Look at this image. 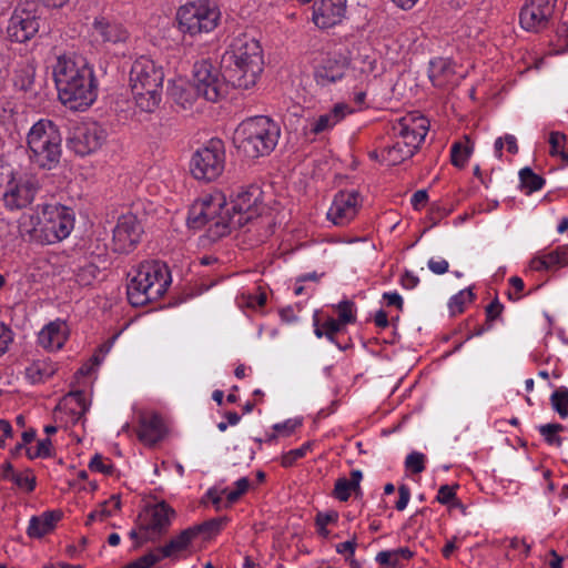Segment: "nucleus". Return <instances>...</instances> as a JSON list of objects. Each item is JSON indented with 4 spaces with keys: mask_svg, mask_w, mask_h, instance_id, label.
<instances>
[{
    "mask_svg": "<svg viewBox=\"0 0 568 568\" xmlns=\"http://www.w3.org/2000/svg\"><path fill=\"white\" fill-rule=\"evenodd\" d=\"M52 74L62 104L78 111L88 109L97 100L98 80L93 67L81 54L58 55Z\"/></svg>",
    "mask_w": 568,
    "mask_h": 568,
    "instance_id": "obj_1",
    "label": "nucleus"
},
{
    "mask_svg": "<svg viewBox=\"0 0 568 568\" xmlns=\"http://www.w3.org/2000/svg\"><path fill=\"white\" fill-rule=\"evenodd\" d=\"M222 64L225 77L233 88H253L264 67L260 42L246 33L234 37L222 57Z\"/></svg>",
    "mask_w": 568,
    "mask_h": 568,
    "instance_id": "obj_2",
    "label": "nucleus"
},
{
    "mask_svg": "<svg viewBox=\"0 0 568 568\" xmlns=\"http://www.w3.org/2000/svg\"><path fill=\"white\" fill-rule=\"evenodd\" d=\"M280 125L268 116L258 115L244 120L235 130L234 143L248 159L268 155L277 145Z\"/></svg>",
    "mask_w": 568,
    "mask_h": 568,
    "instance_id": "obj_3",
    "label": "nucleus"
},
{
    "mask_svg": "<svg viewBox=\"0 0 568 568\" xmlns=\"http://www.w3.org/2000/svg\"><path fill=\"white\" fill-rule=\"evenodd\" d=\"M172 278L169 266L161 261H144L131 277L126 293L133 306H143L161 298Z\"/></svg>",
    "mask_w": 568,
    "mask_h": 568,
    "instance_id": "obj_4",
    "label": "nucleus"
},
{
    "mask_svg": "<svg viewBox=\"0 0 568 568\" xmlns=\"http://www.w3.org/2000/svg\"><path fill=\"white\" fill-rule=\"evenodd\" d=\"M163 69L146 58H138L130 71V88L136 106L144 112H154L162 100Z\"/></svg>",
    "mask_w": 568,
    "mask_h": 568,
    "instance_id": "obj_5",
    "label": "nucleus"
},
{
    "mask_svg": "<svg viewBox=\"0 0 568 568\" xmlns=\"http://www.w3.org/2000/svg\"><path fill=\"white\" fill-rule=\"evenodd\" d=\"M429 130L428 120L418 114H407L392 126L393 143L383 149L389 165H397L412 158L419 149Z\"/></svg>",
    "mask_w": 568,
    "mask_h": 568,
    "instance_id": "obj_6",
    "label": "nucleus"
},
{
    "mask_svg": "<svg viewBox=\"0 0 568 568\" xmlns=\"http://www.w3.org/2000/svg\"><path fill=\"white\" fill-rule=\"evenodd\" d=\"M31 163L42 170L55 169L62 156V135L59 126L49 119L36 122L27 134Z\"/></svg>",
    "mask_w": 568,
    "mask_h": 568,
    "instance_id": "obj_7",
    "label": "nucleus"
},
{
    "mask_svg": "<svg viewBox=\"0 0 568 568\" xmlns=\"http://www.w3.org/2000/svg\"><path fill=\"white\" fill-rule=\"evenodd\" d=\"M262 195L263 192L256 184L240 187L231 202L232 217L226 219L225 222L220 220V223H215L214 234L227 235L257 217L262 211Z\"/></svg>",
    "mask_w": 568,
    "mask_h": 568,
    "instance_id": "obj_8",
    "label": "nucleus"
},
{
    "mask_svg": "<svg viewBox=\"0 0 568 568\" xmlns=\"http://www.w3.org/2000/svg\"><path fill=\"white\" fill-rule=\"evenodd\" d=\"M221 10L213 0H195L179 8L176 18L182 32L191 36L209 33L221 21Z\"/></svg>",
    "mask_w": 568,
    "mask_h": 568,
    "instance_id": "obj_9",
    "label": "nucleus"
},
{
    "mask_svg": "<svg viewBox=\"0 0 568 568\" xmlns=\"http://www.w3.org/2000/svg\"><path fill=\"white\" fill-rule=\"evenodd\" d=\"M226 197L220 191H214L197 200L190 209L187 224L192 229H201L207 226V236L216 241L224 235H215L213 227L215 223H220L231 216V210L225 207Z\"/></svg>",
    "mask_w": 568,
    "mask_h": 568,
    "instance_id": "obj_10",
    "label": "nucleus"
},
{
    "mask_svg": "<svg viewBox=\"0 0 568 568\" xmlns=\"http://www.w3.org/2000/svg\"><path fill=\"white\" fill-rule=\"evenodd\" d=\"M2 200L6 209L18 211L29 206L39 191V183L32 175L4 168Z\"/></svg>",
    "mask_w": 568,
    "mask_h": 568,
    "instance_id": "obj_11",
    "label": "nucleus"
},
{
    "mask_svg": "<svg viewBox=\"0 0 568 568\" xmlns=\"http://www.w3.org/2000/svg\"><path fill=\"white\" fill-rule=\"evenodd\" d=\"M192 84L199 97H203L210 102H217L226 97L231 83L227 81L225 73H221L217 65L204 59L193 65Z\"/></svg>",
    "mask_w": 568,
    "mask_h": 568,
    "instance_id": "obj_12",
    "label": "nucleus"
},
{
    "mask_svg": "<svg viewBox=\"0 0 568 568\" xmlns=\"http://www.w3.org/2000/svg\"><path fill=\"white\" fill-rule=\"evenodd\" d=\"M191 173L196 180L211 182L216 180L225 168V150L219 139L211 140L199 149L191 159Z\"/></svg>",
    "mask_w": 568,
    "mask_h": 568,
    "instance_id": "obj_13",
    "label": "nucleus"
},
{
    "mask_svg": "<svg viewBox=\"0 0 568 568\" xmlns=\"http://www.w3.org/2000/svg\"><path fill=\"white\" fill-rule=\"evenodd\" d=\"M43 234L40 235L43 244H53L67 239L74 227V212L62 204L41 205Z\"/></svg>",
    "mask_w": 568,
    "mask_h": 568,
    "instance_id": "obj_14",
    "label": "nucleus"
},
{
    "mask_svg": "<svg viewBox=\"0 0 568 568\" xmlns=\"http://www.w3.org/2000/svg\"><path fill=\"white\" fill-rule=\"evenodd\" d=\"M175 517V510L164 500L145 509L140 516L142 541H156L165 535Z\"/></svg>",
    "mask_w": 568,
    "mask_h": 568,
    "instance_id": "obj_15",
    "label": "nucleus"
},
{
    "mask_svg": "<svg viewBox=\"0 0 568 568\" xmlns=\"http://www.w3.org/2000/svg\"><path fill=\"white\" fill-rule=\"evenodd\" d=\"M32 7H34L33 3L26 2L19 3L14 9L7 27L11 41L24 43L38 33L40 18Z\"/></svg>",
    "mask_w": 568,
    "mask_h": 568,
    "instance_id": "obj_16",
    "label": "nucleus"
},
{
    "mask_svg": "<svg viewBox=\"0 0 568 568\" xmlns=\"http://www.w3.org/2000/svg\"><path fill=\"white\" fill-rule=\"evenodd\" d=\"M143 232V226L134 214L121 215L113 230L114 252L121 254L132 252L141 241Z\"/></svg>",
    "mask_w": 568,
    "mask_h": 568,
    "instance_id": "obj_17",
    "label": "nucleus"
},
{
    "mask_svg": "<svg viewBox=\"0 0 568 568\" xmlns=\"http://www.w3.org/2000/svg\"><path fill=\"white\" fill-rule=\"evenodd\" d=\"M88 36L93 45L116 44L126 41L129 32L112 17L97 16L88 28Z\"/></svg>",
    "mask_w": 568,
    "mask_h": 568,
    "instance_id": "obj_18",
    "label": "nucleus"
},
{
    "mask_svg": "<svg viewBox=\"0 0 568 568\" xmlns=\"http://www.w3.org/2000/svg\"><path fill=\"white\" fill-rule=\"evenodd\" d=\"M556 0H527L519 13V23L529 32L545 30L555 11Z\"/></svg>",
    "mask_w": 568,
    "mask_h": 568,
    "instance_id": "obj_19",
    "label": "nucleus"
},
{
    "mask_svg": "<svg viewBox=\"0 0 568 568\" xmlns=\"http://www.w3.org/2000/svg\"><path fill=\"white\" fill-rule=\"evenodd\" d=\"M361 195L356 190H343L335 194L327 219L337 226L347 225L358 212Z\"/></svg>",
    "mask_w": 568,
    "mask_h": 568,
    "instance_id": "obj_20",
    "label": "nucleus"
},
{
    "mask_svg": "<svg viewBox=\"0 0 568 568\" xmlns=\"http://www.w3.org/2000/svg\"><path fill=\"white\" fill-rule=\"evenodd\" d=\"M105 140V130L98 123H89L74 130L69 145L77 154L84 156L99 150Z\"/></svg>",
    "mask_w": 568,
    "mask_h": 568,
    "instance_id": "obj_21",
    "label": "nucleus"
},
{
    "mask_svg": "<svg viewBox=\"0 0 568 568\" xmlns=\"http://www.w3.org/2000/svg\"><path fill=\"white\" fill-rule=\"evenodd\" d=\"M193 531L187 527L180 534L172 537L164 546H160L144 556L154 558V565L164 558L180 559L191 551L192 542L195 540Z\"/></svg>",
    "mask_w": 568,
    "mask_h": 568,
    "instance_id": "obj_22",
    "label": "nucleus"
},
{
    "mask_svg": "<svg viewBox=\"0 0 568 568\" xmlns=\"http://www.w3.org/2000/svg\"><path fill=\"white\" fill-rule=\"evenodd\" d=\"M346 13V0H322L314 8L313 21L321 29L332 28L339 22Z\"/></svg>",
    "mask_w": 568,
    "mask_h": 568,
    "instance_id": "obj_23",
    "label": "nucleus"
},
{
    "mask_svg": "<svg viewBox=\"0 0 568 568\" xmlns=\"http://www.w3.org/2000/svg\"><path fill=\"white\" fill-rule=\"evenodd\" d=\"M348 69V62L343 57H327L314 70V79L321 87L341 81Z\"/></svg>",
    "mask_w": 568,
    "mask_h": 568,
    "instance_id": "obj_24",
    "label": "nucleus"
},
{
    "mask_svg": "<svg viewBox=\"0 0 568 568\" xmlns=\"http://www.w3.org/2000/svg\"><path fill=\"white\" fill-rule=\"evenodd\" d=\"M166 428L159 414H142L139 422L138 436L146 445H154L163 439Z\"/></svg>",
    "mask_w": 568,
    "mask_h": 568,
    "instance_id": "obj_25",
    "label": "nucleus"
},
{
    "mask_svg": "<svg viewBox=\"0 0 568 568\" xmlns=\"http://www.w3.org/2000/svg\"><path fill=\"white\" fill-rule=\"evenodd\" d=\"M68 339V325L57 320L47 324L39 333V344L49 351L60 349Z\"/></svg>",
    "mask_w": 568,
    "mask_h": 568,
    "instance_id": "obj_26",
    "label": "nucleus"
},
{
    "mask_svg": "<svg viewBox=\"0 0 568 568\" xmlns=\"http://www.w3.org/2000/svg\"><path fill=\"white\" fill-rule=\"evenodd\" d=\"M352 108L346 103H337L333 109L324 114H321L316 120L311 123V133L317 135L323 132L332 130L344 118L352 113Z\"/></svg>",
    "mask_w": 568,
    "mask_h": 568,
    "instance_id": "obj_27",
    "label": "nucleus"
},
{
    "mask_svg": "<svg viewBox=\"0 0 568 568\" xmlns=\"http://www.w3.org/2000/svg\"><path fill=\"white\" fill-rule=\"evenodd\" d=\"M61 518L60 510L44 511L40 516H33L29 521L27 534L31 538H41L51 532Z\"/></svg>",
    "mask_w": 568,
    "mask_h": 568,
    "instance_id": "obj_28",
    "label": "nucleus"
},
{
    "mask_svg": "<svg viewBox=\"0 0 568 568\" xmlns=\"http://www.w3.org/2000/svg\"><path fill=\"white\" fill-rule=\"evenodd\" d=\"M36 79V65L26 60L19 62L13 69L11 82L17 91L29 93L33 91Z\"/></svg>",
    "mask_w": 568,
    "mask_h": 568,
    "instance_id": "obj_29",
    "label": "nucleus"
},
{
    "mask_svg": "<svg viewBox=\"0 0 568 568\" xmlns=\"http://www.w3.org/2000/svg\"><path fill=\"white\" fill-rule=\"evenodd\" d=\"M19 234L29 242L43 244L40 235L43 234L42 214H23L19 220Z\"/></svg>",
    "mask_w": 568,
    "mask_h": 568,
    "instance_id": "obj_30",
    "label": "nucleus"
},
{
    "mask_svg": "<svg viewBox=\"0 0 568 568\" xmlns=\"http://www.w3.org/2000/svg\"><path fill=\"white\" fill-rule=\"evenodd\" d=\"M57 372V364L48 358L33 361L26 368V377L32 384L44 383Z\"/></svg>",
    "mask_w": 568,
    "mask_h": 568,
    "instance_id": "obj_31",
    "label": "nucleus"
},
{
    "mask_svg": "<svg viewBox=\"0 0 568 568\" xmlns=\"http://www.w3.org/2000/svg\"><path fill=\"white\" fill-rule=\"evenodd\" d=\"M362 478V471L358 469H353L351 471L349 479L341 477L335 481L333 496L341 501H346L353 491L357 493L361 490L359 484Z\"/></svg>",
    "mask_w": 568,
    "mask_h": 568,
    "instance_id": "obj_32",
    "label": "nucleus"
},
{
    "mask_svg": "<svg viewBox=\"0 0 568 568\" xmlns=\"http://www.w3.org/2000/svg\"><path fill=\"white\" fill-rule=\"evenodd\" d=\"M60 408L70 412L74 416V422H78L89 409L85 399V394L82 390L70 392L61 400Z\"/></svg>",
    "mask_w": 568,
    "mask_h": 568,
    "instance_id": "obj_33",
    "label": "nucleus"
},
{
    "mask_svg": "<svg viewBox=\"0 0 568 568\" xmlns=\"http://www.w3.org/2000/svg\"><path fill=\"white\" fill-rule=\"evenodd\" d=\"M414 551L408 547H400L393 550H384L377 554L376 561L381 566L400 568L404 561L413 558Z\"/></svg>",
    "mask_w": 568,
    "mask_h": 568,
    "instance_id": "obj_34",
    "label": "nucleus"
},
{
    "mask_svg": "<svg viewBox=\"0 0 568 568\" xmlns=\"http://www.w3.org/2000/svg\"><path fill=\"white\" fill-rule=\"evenodd\" d=\"M169 94L174 103L181 105L183 109L192 106L197 97L193 84L183 81L174 82L169 90Z\"/></svg>",
    "mask_w": 568,
    "mask_h": 568,
    "instance_id": "obj_35",
    "label": "nucleus"
},
{
    "mask_svg": "<svg viewBox=\"0 0 568 568\" xmlns=\"http://www.w3.org/2000/svg\"><path fill=\"white\" fill-rule=\"evenodd\" d=\"M453 73L450 64L445 59L432 60L429 63L428 77L435 87H443L447 77Z\"/></svg>",
    "mask_w": 568,
    "mask_h": 568,
    "instance_id": "obj_36",
    "label": "nucleus"
},
{
    "mask_svg": "<svg viewBox=\"0 0 568 568\" xmlns=\"http://www.w3.org/2000/svg\"><path fill=\"white\" fill-rule=\"evenodd\" d=\"M225 523L226 518L217 517L203 521L202 524L191 526L190 529L193 531L195 538H197L200 535H203L204 538H210L219 534L224 527Z\"/></svg>",
    "mask_w": 568,
    "mask_h": 568,
    "instance_id": "obj_37",
    "label": "nucleus"
},
{
    "mask_svg": "<svg viewBox=\"0 0 568 568\" xmlns=\"http://www.w3.org/2000/svg\"><path fill=\"white\" fill-rule=\"evenodd\" d=\"M520 185L527 194L539 191L545 185V179L526 166L519 171Z\"/></svg>",
    "mask_w": 568,
    "mask_h": 568,
    "instance_id": "obj_38",
    "label": "nucleus"
},
{
    "mask_svg": "<svg viewBox=\"0 0 568 568\" xmlns=\"http://www.w3.org/2000/svg\"><path fill=\"white\" fill-rule=\"evenodd\" d=\"M549 144H550V154L552 156H560L562 162L568 164V152L567 148V136L565 133L554 131L549 135Z\"/></svg>",
    "mask_w": 568,
    "mask_h": 568,
    "instance_id": "obj_39",
    "label": "nucleus"
},
{
    "mask_svg": "<svg viewBox=\"0 0 568 568\" xmlns=\"http://www.w3.org/2000/svg\"><path fill=\"white\" fill-rule=\"evenodd\" d=\"M564 428L565 427L561 424L552 423L540 425L538 430L548 445L560 447L562 445V438L558 433L562 432Z\"/></svg>",
    "mask_w": 568,
    "mask_h": 568,
    "instance_id": "obj_40",
    "label": "nucleus"
},
{
    "mask_svg": "<svg viewBox=\"0 0 568 568\" xmlns=\"http://www.w3.org/2000/svg\"><path fill=\"white\" fill-rule=\"evenodd\" d=\"M550 403L558 413V415L564 419L568 417V388L561 386L557 388L550 396Z\"/></svg>",
    "mask_w": 568,
    "mask_h": 568,
    "instance_id": "obj_41",
    "label": "nucleus"
},
{
    "mask_svg": "<svg viewBox=\"0 0 568 568\" xmlns=\"http://www.w3.org/2000/svg\"><path fill=\"white\" fill-rule=\"evenodd\" d=\"M474 298H475V295L471 292V290L460 291L459 293L454 295L448 303L450 313L453 315L463 313L465 310V305L467 303L473 302Z\"/></svg>",
    "mask_w": 568,
    "mask_h": 568,
    "instance_id": "obj_42",
    "label": "nucleus"
},
{
    "mask_svg": "<svg viewBox=\"0 0 568 568\" xmlns=\"http://www.w3.org/2000/svg\"><path fill=\"white\" fill-rule=\"evenodd\" d=\"M471 150L460 142H456L452 146L450 159L456 168H464L468 161Z\"/></svg>",
    "mask_w": 568,
    "mask_h": 568,
    "instance_id": "obj_43",
    "label": "nucleus"
},
{
    "mask_svg": "<svg viewBox=\"0 0 568 568\" xmlns=\"http://www.w3.org/2000/svg\"><path fill=\"white\" fill-rule=\"evenodd\" d=\"M312 443L307 442L303 444L301 447L292 449L287 453H285L281 458V464L283 467H291L293 466L296 460L303 458L306 453L311 449Z\"/></svg>",
    "mask_w": 568,
    "mask_h": 568,
    "instance_id": "obj_44",
    "label": "nucleus"
},
{
    "mask_svg": "<svg viewBox=\"0 0 568 568\" xmlns=\"http://www.w3.org/2000/svg\"><path fill=\"white\" fill-rule=\"evenodd\" d=\"M456 488H458V485H442L438 489L436 500L442 505L458 506L459 503L456 498Z\"/></svg>",
    "mask_w": 568,
    "mask_h": 568,
    "instance_id": "obj_45",
    "label": "nucleus"
},
{
    "mask_svg": "<svg viewBox=\"0 0 568 568\" xmlns=\"http://www.w3.org/2000/svg\"><path fill=\"white\" fill-rule=\"evenodd\" d=\"M89 468L92 471L101 473L104 475H113L115 470L113 463H111L109 459H104L100 454H95L91 458Z\"/></svg>",
    "mask_w": 568,
    "mask_h": 568,
    "instance_id": "obj_46",
    "label": "nucleus"
},
{
    "mask_svg": "<svg viewBox=\"0 0 568 568\" xmlns=\"http://www.w3.org/2000/svg\"><path fill=\"white\" fill-rule=\"evenodd\" d=\"M550 267L568 265V245L558 246L552 252L546 254Z\"/></svg>",
    "mask_w": 568,
    "mask_h": 568,
    "instance_id": "obj_47",
    "label": "nucleus"
},
{
    "mask_svg": "<svg viewBox=\"0 0 568 568\" xmlns=\"http://www.w3.org/2000/svg\"><path fill=\"white\" fill-rule=\"evenodd\" d=\"M354 303L351 301H342L337 305L338 318H336L343 326L355 323L356 317L353 313Z\"/></svg>",
    "mask_w": 568,
    "mask_h": 568,
    "instance_id": "obj_48",
    "label": "nucleus"
},
{
    "mask_svg": "<svg viewBox=\"0 0 568 568\" xmlns=\"http://www.w3.org/2000/svg\"><path fill=\"white\" fill-rule=\"evenodd\" d=\"M405 466L414 474H420L425 469V455L418 452H413L407 455Z\"/></svg>",
    "mask_w": 568,
    "mask_h": 568,
    "instance_id": "obj_49",
    "label": "nucleus"
},
{
    "mask_svg": "<svg viewBox=\"0 0 568 568\" xmlns=\"http://www.w3.org/2000/svg\"><path fill=\"white\" fill-rule=\"evenodd\" d=\"M19 488L26 491H32L36 487V477L30 470L26 473H17L11 479Z\"/></svg>",
    "mask_w": 568,
    "mask_h": 568,
    "instance_id": "obj_50",
    "label": "nucleus"
},
{
    "mask_svg": "<svg viewBox=\"0 0 568 568\" xmlns=\"http://www.w3.org/2000/svg\"><path fill=\"white\" fill-rule=\"evenodd\" d=\"M13 342V333L9 326L0 322V357L3 356Z\"/></svg>",
    "mask_w": 568,
    "mask_h": 568,
    "instance_id": "obj_51",
    "label": "nucleus"
},
{
    "mask_svg": "<svg viewBox=\"0 0 568 568\" xmlns=\"http://www.w3.org/2000/svg\"><path fill=\"white\" fill-rule=\"evenodd\" d=\"M98 268L93 264H85L77 273V281L81 285H88L91 283V280L95 277Z\"/></svg>",
    "mask_w": 568,
    "mask_h": 568,
    "instance_id": "obj_52",
    "label": "nucleus"
},
{
    "mask_svg": "<svg viewBox=\"0 0 568 568\" xmlns=\"http://www.w3.org/2000/svg\"><path fill=\"white\" fill-rule=\"evenodd\" d=\"M301 424L298 419H287L284 423L275 424L273 428L278 434L290 436Z\"/></svg>",
    "mask_w": 568,
    "mask_h": 568,
    "instance_id": "obj_53",
    "label": "nucleus"
},
{
    "mask_svg": "<svg viewBox=\"0 0 568 568\" xmlns=\"http://www.w3.org/2000/svg\"><path fill=\"white\" fill-rule=\"evenodd\" d=\"M338 520V513L335 510L318 511L315 516V525L327 526L329 524H336Z\"/></svg>",
    "mask_w": 568,
    "mask_h": 568,
    "instance_id": "obj_54",
    "label": "nucleus"
},
{
    "mask_svg": "<svg viewBox=\"0 0 568 568\" xmlns=\"http://www.w3.org/2000/svg\"><path fill=\"white\" fill-rule=\"evenodd\" d=\"M449 264L445 258H430L428 261V268L437 275L445 274L448 271Z\"/></svg>",
    "mask_w": 568,
    "mask_h": 568,
    "instance_id": "obj_55",
    "label": "nucleus"
},
{
    "mask_svg": "<svg viewBox=\"0 0 568 568\" xmlns=\"http://www.w3.org/2000/svg\"><path fill=\"white\" fill-rule=\"evenodd\" d=\"M504 310L503 304L495 298L491 303H489L486 307V321L487 323L493 322L495 318H497Z\"/></svg>",
    "mask_w": 568,
    "mask_h": 568,
    "instance_id": "obj_56",
    "label": "nucleus"
},
{
    "mask_svg": "<svg viewBox=\"0 0 568 568\" xmlns=\"http://www.w3.org/2000/svg\"><path fill=\"white\" fill-rule=\"evenodd\" d=\"M398 500L395 504V508L398 511L404 510L407 507V504L410 499V489L406 485H400L398 487Z\"/></svg>",
    "mask_w": 568,
    "mask_h": 568,
    "instance_id": "obj_57",
    "label": "nucleus"
},
{
    "mask_svg": "<svg viewBox=\"0 0 568 568\" xmlns=\"http://www.w3.org/2000/svg\"><path fill=\"white\" fill-rule=\"evenodd\" d=\"M356 538L347 540L336 545V551L341 555H347L346 557H353L356 549Z\"/></svg>",
    "mask_w": 568,
    "mask_h": 568,
    "instance_id": "obj_58",
    "label": "nucleus"
},
{
    "mask_svg": "<svg viewBox=\"0 0 568 568\" xmlns=\"http://www.w3.org/2000/svg\"><path fill=\"white\" fill-rule=\"evenodd\" d=\"M323 328L325 329V335H336L344 328V326L336 318L328 317L323 323Z\"/></svg>",
    "mask_w": 568,
    "mask_h": 568,
    "instance_id": "obj_59",
    "label": "nucleus"
},
{
    "mask_svg": "<svg viewBox=\"0 0 568 568\" xmlns=\"http://www.w3.org/2000/svg\"><path fill=\"white\" fill-rule=\"evenodd\" d=\"M509 284L515 290L516 295H514L511 292L508 293L509 300L518 301L520 298L519 293L524 291L525 283L524 281L518 276H513L509 278Z\"/></svg>",
    "mask_w": 568,
    "mask_h": 568,
    "instance_id": "obj_60",
    "label": "nucleus"
},
{
    "mask_svg": "<svg viewBox=\"0 0 568 568\" xmlns=\"http://www.w3.org/2000/svg\"><path fill=\"white\" fill-rule=\"evenodd\" d=\"M427 201L428 194L426 190L416 191L410 199V203L415 210H419L420 207L425 206Z\"/></svg>",
    "mask_w": 568,
    "mask_h": 568,
    "instance_id": "obj_61",
    "label": "nucleus"
},
{
    "mask_svg": "<svg viewBox=\"0 0 568 568\" xmlns=\"http://www.w3.org/2000/svg\"><path fill=\"white\" fill-rule=\"evenodd\" d=\"M383 298L386 301L388 306H395L397 310H403V298L397 292H386L383 294Z\"/></svg>",
    "mask_w": 568,
    "mask_h": 568,
    "instance_id": "obj_62",
    "label": "nucleus"
},
{
    "mask_svg": "<svg viewBox=\"0 0 568 568\" xmlns=\"http://www.w3.org/2000/svg\"><path fill=\"white\" fill-rule=\"evenodd\" d=\"M530 268L534 270V271H537V272H540V271H548L550 270V265L548 264V261H547V255H542V256H538V257H534L531 261H530Z\"/></svg>",
    "mask_w": 568,
    "mask_h": 568,
    "instance_id": "obj_63",
    "label": "nucleus"
},
{
    "mask_svg": "<svg viewBox=\"0 0 568 568\" xmlns=\"http://www.w3.org/2000/svg\"><path fill=\"white\" fill-rule=\"evenodd\" d=\"M400 283H402L403 287H405L407 290H412L417 286V284L419 283V278L416 275H414L412 272L407 271L402 276Z\"/></svg>",
    "mask_w": 568,
    "mask_h": 568,
    "instance_id": "obj_64",
    "label": "nucleus"
}]
</instances>
